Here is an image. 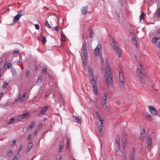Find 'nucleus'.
Masks as SVG:
<instances>
[{
	"instance_id": "obj_2",
	"label": "nucleus",
	"mask_w": 160,
	"mask_h": 160,
	"mask_svg": "<svg viewBox=\"0 0 160 160\" xmlns=\"http://www.w3.org/2000/svg\"><path fill=\"white\" fill-rule=\"evenodd\" d=\"M137 72L138 73V76L139 78V80L140 83L143 86L144 84L145 78L146 75L142 73L141 70L138 68L137 69Z\"/></svg>"
},
{
	"instance_id": "obj_27",
	"label": "nucleus",
	"mask_w": 160,
	"mask_h": 160,
	"mask_svg": "<svg viewBox=\"0 0 160 160\" xmlns=\"http://www.w3.org/2000/svg\"><path fill=\"white\" fill-rule=\"evenodd\" d=\"M146 16L145 14H144V12H142L140 16V21H141L142 19L144 20L143 16Z\"/></svg>"
},
{
	"instance_id": "obj_14",
	"label": "nucleus",
	"mask_w": 160,
	"mask_h": 160,
	"mask_svg": "<svg viewBox=\"0 0 160 160\" xmlns=\"http://www.w3.org/2000/svg\"><path fill=\"white\" fill-rule=\"evenodd\" d=\"M106 102H102V106L104 109L106 111H109V109L108 107L107 106L106 104Z\"/></svg>"
},
{
	"instance_id": "obj_64",
	"label": "nucleus",
	"mask_w": 160,
	"mask_h": 160,
	"mask_svg": "<svg viewBox=\"0 0 160 160\" xmlns=\"http://www.w3.org/2000/svg\"><path fill=\"white\" fill-rule=\"evenodd\" d=\"M157 47L158 48H160V41L158 43V45H157Z\"/></svg>"
},
{
	"instance_id": "obj_55",
	"label": "nucleus",
	"mask_w": 160,
	"mask_h": 160,
	"mask_svg": "<svg viewBox=\"0 0 160 160\" xmlns=\"http://www.w3.org/2000/svg\"><path fill=\"white\" fill-rule=\"evenodd\" d=\"M119 2L121 4V6H122L123 5L124 2L122 0H118Z\"/></svg>"
},
{
	"instance_id": "obj_52",
	"label": "nucleus",
	"mask_w": 160,
	"mask_h": 160,
	"mask_svg": "<svg viewBox=\"0 0 160 160\" xmlns=\"http://www.w3.org/2000/svg\"><path fill=\"white\" fill-rule=\"evenodd\" d=\"M31 137H32L31 134H30L28 135V137L27 138V140H30L31 138Z\"/></svg>"
},
{
	"instance_id": "obj_59",
	"label": "nucleus",
	"mask_w": 160,
	"mask_h": 160,
	"mask_svg": "<svg viewBox=\"0 0 160 160\" xmlns=\"http://www.w3.org/2000/svg\"><path fill=\"white\" fill-rule=\"evenodd\" d=\"M22 145H21L19 147V148L18 149V152H20L21 151V149H22Z\"/></svg>"
},
{
	"instance_id": "obj_32",
	"label": "nucleus",
	"mask_w": 160,
	"mask_h": 160,
	"mask_svg": "<svg viewBox=\"0 0 160 160\" xmlns=\"http://www.w3.org/2000/svg\"><path fill=\"white\" fill-rule=\"evenodd\" d=\"M45 26L47 27L48 28H51V27L50 25L48 23V22L47 21H46L45 24Z\"/></svg>"
},
{
	"instance_id": "obj_20",
	"label": "nucleus",
	"mask_w": 160,
	"mask_h": 160,
	"mask_svg": "<svg viewBox=\"0 0 160 160\" xmlns=\"http://www.w3.org/2000/svg\"><path fill=\"white\" fill-rule=\"evenodd\" d=\"M122 143L127 144V139L125 136L123 135L122 137Z\"/></svg>"
},
{
	"instance_id": "obj_29",
	"label": "nucleus",
	"mask_w": 160,
	"mask_h": 160,
	"mask_svg": "<svg viewBox=\"0 0 160 160\" xmlns=\"http://www.w3.org/2000/svg\"><path fill=\"white\" fill-rule=\"evenodd\" d=\"M70 143V139H68L67 140V145H66V148L67 149H68L69 148V145Z\"/></svg>"
},
{
	"instance_id": "obj_3",
	"label": "nucleus",
	"mask_w": 160,
	"mask_h": 160,
	"mask_svg": "<svg viewBox=\"0 0 160 160\" xmlns=\"http://www.w3.org/2000/svg\"><path fill=\"white\" fill-rule=\"evenodd\" d=\"M91 77L92 78L91 79V82L92 84L93 90L94 92V94L96 95H97L98 94V89L97 86V84L96 83V82L94 80V77L93 75H91Z\"/></svg>"
},
{
	"instance_id": "obj_45",
	"label": "nucleus",
	"mask_w": 160,
	"mask_h": 160,
	"mask_svg": "<svg viewBox=\"0 0 160 160\" xmlns=\"http://www.w3.org/2000/svg\"><path fill=\"white\" fill-rule=\"evenodd\" d=\"M115 16L116 17V18H117V19H119V18H120V15L119 14H118V13L117 12H115Z\"/></svg>"
},
{
	"instance_id": "obj_41",
	"label": "nucleus",
	"mask_w": 160,
	"mask_h": 160,
	"mask_svg": "<svg viewBox=\"0 0 160 160\" xmlns=\"http://www.w3.org/2000/svg\"><path fill=\"white\" fill-rule=\"evenodd\" d=\"M42 42L44 44H45V43L46 42V38L45 36H42Z\"/></svg>"
},
{
	"instance_id": "obj_18",
	"label": "nucleus",
	"mask_w": 160,
	"mask_h": 160,
	"mask_svg": "<svg viewBox=\"0 0 160 160\" xmlns=\"http://www.w3.org/2000/svg\"><path fill=\"white\" fill-rule=\"evenodd\" d=\"M107 93L106 92H105L104 94V96L102 98V102H106V100L107 98Z\"/></svg>"
},
{
	"instance_id": "obj_11",
	"label": "nucleus",
	"mask_w": 160,
	"mask_h": 160,
	"mask_svg": "<svg viewBox=\"0 0 160 160\" xmlns=\"http://www.w3.org/2000/svg\"><path fill=\"white\" fill-rule=\"evenodd\" d=\"M119 78L120 81L124 80V75L122 71L121 72H119Z\"/></svg>"
},
{
	"instance_id": "obj_31",
	"label": "nucleus",
	"mask_w": 160,
	"mask_h": 160,
	"mask_svg": "<svg viewBox=\"0 0 160 160\" xmlns=\"http://www.w3.org/2000/svg\"><path fill=\"white\" fill-rule=\"evenodd\" d=\"M103 122L104 121L100 122V124L99 123V122H98V126L99 128H103Z\"/></svg>"
},
{
	"instance_id": "obj_4",
	"label": "nucleus",
	"mask_w": 160,
	"mask_h": 160,
	"mask_svg": "<svg viewBox=\"0 0 160 160\" xmlns=\"http://www.w3.org/2000/svg\"><path fill=\"white\" fill-rule=\"evenodd\" d=\"M101 45L99 44H98L97 47L94 50V53L95 56H98L101 53V51H100V49L101 47Z\"/></svg>"
},
{
	"instance_id": "obj_57",
	"label": "nucleus",
	"mask_w": 160,
	"mask_h": 160,
	"mask_svg": "<svg viewBox=\"0 0 160 160\" xmlns=\"http://www.w3.org/2000/svg\"><path fill=\"white\" fill-rule=\"evenodd\" d=\"M19 154H18V155H16V156H14V158L16 160H17L19 158Z\"/></svg>"
},
{
	"instance_id": "obj_53",
	"label": "nucleus",
	"mask_w": 160,
	"mask_h": 160,
	"mask_svg": "<svg viewBox=\"0 0 160 160\" xmlns=\"http://www.w3.org/2000/svg\"><path fill=\"white\" fill-rule=\"evenodd\" d=\"M7 67L8 69H9L12 66V64L11 63H9V64H7Z\"/></svg>"
},
{
	"instance_id": "obj_13",
	"label": "nucleus",
	"mask_w": 160,
	"mask_h": 160,
	"mask_svg": "<svg viewBox=\"0 0 160 160\" xmlns=\"http://www.w3.org/2000/svg\"><path fill=\"white\" fill-rule=\"evenodd\" d=\"M115 147L120 146V138L119 137H117L115 140Z\"/></svg>"
},
{
	"instance_id": "obj_49",
	"label": "nucleus",
	"mask_w": 160,
	"mask_h": 160,
	"mask_svg": "<svg viewBox=\"0 0 160 160\" xmlns=\"http://www.w3.org/2000/svg\"><path fill=\"white\" fill-rule=\"evenodd\" d=\"M134 157L135 156L133 155V154H132V155H131L130 160H134Z\"/></svg>"
},
{
	"instance_id": "obj_37",
	"label": "nucleus",
	"mask_w": 160,
	"mask_h": 160,
	"mask_svg": "<svg viewBox=\"0 0 160 160\" xmlns=\"http://www.w3.org/2000/svg\"><path fill=\"white\" fill-rule=\"evenodd\" d=\"M26 77L27 78H28L29 77V72L28 70H27L26 72L25 73Z\"/></svg>"
},
{
	"instance_id": "obj_44",
	"label": "nucleus",
	"mask_w": 160,
	"mask_h": 160,
	"mask_svg": "<svg viewBox=\"0 0 160 160\" xmlns=\"http://www.w3.org/2000/svg\"><path fill=\"white\" fill-rule=\"evenodd\" d=\"M22 115L23 117H24L26 118H27V117L29 115L28 112H26L23 113Z\"/></svg>"
},
{
	"instance_id": "obj_15",
	"label": "nucleus",
	"mask_w": 160,
	"mask_h": 160,
	"mask_svg": "<svg viewBox=\"0 0 160 160\" xmlns=\"http://www.w3.org/2000/svg\"><path fill=\"white\" fill-rule=\"evenodd\" d=\"M96 114L97 118L99 120L100 122L104 121L103 118L100 116L99 114L97 112H96Z\"/></svg>"
},
{
	"instance_id": "obj_62",
	"label": "nucleus",
	"mask_w": 160,
	"mask_h": 160,
	"mask_svg": "<svg viewBox=\"0 0 160 160\" xmlns=\"http://www.w3.org/2000/svg\"><path fill=\"white\" fill-rule=\"evenodd\" d=\"M83 60V66H85V65H86V64H85V61H87V59H82Z\"/></svg>"
},
{
	"instance_id": "obj_30",
	"label": "nucleus",
	"mask_w": 160,
	"mask_h": 160,
	"mask_svg": "<svg viewBox=\"0 0 160 160\" xmlns=\"http://www.w3.org/2000/svg\"><path fill=\"white\" fill-rule=\"evenodd\" d=\"M24 118H23V117L22 115H21L20 116H19L17 118V120H18V121H22V119H24Z\"/></svg>"
},
{
	"instance_id": "obj_47",
	"label": "nucleus",
	"mask_w": 160,
	"mask_h": 160,
	"mask_svg": "<svg viewBox=\"0 0 160 160\" xmlns=\"http://www.w3.org/2000/svg\"><path fill=\"white\" fill-rule=\"evenodd\" d=\"M135 149L134 148H133L132 149V152L131 155H132L133 154V155L135 156Z\"/></svg>"
},
{
	"instance_id": "obj_8",
	"label": "nucleus",
	"mask_w": 160,
	"mask_h": 160,
	"mask_svg": "<svg viewBox=\"0 0 160 160\" xmlns=\"http://www.w3.org/2000/svg\"><path fill=\"white\" fill-rule=\"evenodd\" d=\"M33 146V144L32 143V141L31 142H30L28 145L27 149L26 150V152L28 153L31 150Z\"/></svg>"
},
{
	"instance_id": "obj_6",
	"label": "nucleus",
	"mask_w": 160,
	"mask_h": 160,
	"mask_svg": "<svg viewBox=\"0 0 160 160\" xmlns=\"http://www.w3.org/2000/svg\"><path fill=\"white\" fill-rule=\"evenodd\" d=\"M22 14L21 13H19L17 15H16L14 18L13 19V23L11 24H9L10 25H12L14 24L15 23H16V21H18L19 20L20 18L22 17Z\"/></svg>"
},
{
	"instance_id": "obj_58",
	"label": "nucleus",
	"mask_w": 160,
	"mask_h": 160,
	"mask_svg": "<svg viewBox=\"0 0 160 160\" xmlns=\"http://www.w3.org/2000/svg\"><path fill=\"white\" fill-rule=\"evenodd\" d=\"M116 102L118 104H119L120 103L121 101L119 99H117L116 100Z\"/></svg>"
},
{
	"instance_id": "obj_51",
	"label": "nucleus",
	"mask_w": 160,
	"mask_h": 160,
	"mask_svg": "<svg viewBox=\"0 0 160 160\" xmlns=\"http://www.w3.org/2000/svg\"><path fill=\"white\" fill-rule=\"evenodd\" d=\"M121 160H126V155L125 154L123 155Z\"/></svg>"
},
{
	"instance_id": "obj_48",
	"label": "nucleus",
	"mask_w": 160,
	"mask_h": 160,
	"mask_svg": "<svg viewBox=\"0 0 160 160\" xmlns=\"http://www.w3.org/2000/svg\"><path fill=\"white\" fill-rule=\"evenodd\" d=\"M115 151L116 152H118L120 150V146L118 147H115Z\"/></svg>"
},
{
	"instance_id": "obj_63",
	"label": "nucleus",
	"mask_w": 160,
	"mask_h": 160,
	"mask_svg": "<svg viewBox=\"0 0 160 160\" xmlns=\"http://www.w3.org/2000/svg\"><path fill=\"white\" fill-rule=\"evenodd\" d=\"M55 30L57 31L58 32V26H56L55 28Z\"/></svg>"
},
{
	"instance_id": "obj_23",
	"label": "nucleus",
	"mask_w": 160,
	"mask_h": 160,
	"mask_svg": "<svg viewBox=\"0 0 160 160\" xmlns=\"http://www.w3.org/2000/svg\"><path fill=\"white\" fill-rule=\"evenodd\" d=\"M83 53V55L82 57V59H87L86 58L87 57V52H82Z\"/></svg>"
},
{
	"instance_id": "obj_7",
	"label": "nucleus",
	"mask_w": 160,
	"mask_h": 160,
	"mask_svg": "<svg viewBox=\"0 0 160 160\" xmlns=\"http://www.w3.org/2000/svg\"><path fill=\"white\" fill-rule=\"evenodd\" d=\"M140 137L141 140L142 141L144 140L145 136V130L144 129H142L140 130Z\"/></svg>"
},
{
	"instance_id": "obj_19",
	"label": "nucleus",
	"mask_w": 160,
	"mask_h": 160,
	"mask_svg": "<svg viewBox=\"0 0 160 160\" xmlns=\"http://www.w3.org/2000/svg\"><path fill=\"white\" fill-rule=\"evenodd\" d=\"M87 45L85 42L83 43V47H82V52H87Z\"/></svg>"
},
{
	"instance_id": "obj_22",
	"label": "nucleus",
	"mask_w": 160,
	"mask_h": 160,
	"mask_svg": "<svg viewBox=\"0 0 160 160\" xmlns=\"http://www.w3.org/2000/svg\"><path fill=\"white\" fill-rule=\"evenodd\" d=\"M156 14L157 18H160V7L159 8V9L157 10Z\"/></svg>"
},
{
	"instance_id": "obj_54",
	"label": "nucleus",
	"mask_w": 160,
	"mask_h": 160,
	"mask_svg": "<svg viewBox=\"0 0 160 160\" xmlns=\"http://www.w3.org/2000/svg\"><path fill=\"white\" fill-rule=\"evenodd\" d=\"M19 54V51H14L13 52V54L15 55L17 54Z\"/></svg>"
},
{
	"instance_id": "obj_38",
	"label": "nucleus",
	"mask_w": 160,
	"mask_h": 160,
	"mask_svg": "<svg viewBox=\"0 0 160 160\" xmlns=\"http://www.w3.org/2000/svg\"><path fill=\"white\" fill-rule=\"evenodd\" d=\"M13 154V152L12 150H10L8 153V155L9 157H11Z\"/></svg>"
},
{
	"instance_id": "obj_10",
	"label": "nucleus",
	"mask_w": 160,
	"mask_h": 160,
	"mask_svg": "<svg viewBox=\"0 0 160 160\" xmlns=\"http://www.w3.org/2000/svg\"><path fill=\"white\" fill-rule=\"evenodd\" d=\"M48 108V106H46V105L44 106L43 108L40 111V114H39V116H41L42 114H44L46 112V111Z\"/></svg>"
},
{
	"instance_id": "obj_39",
	"label": "nucleus",
	"mask_w": 160,
	"mask_h": 160,
	"mask_svg": "<svg viewBox=\"0 0 160 160\" xmlns=\"http://www.w3.org/2000/svg\"><path fill=\"white\" fill-rule=\"evenodd\" d=\"M63 148V145H60L59 146V151H58V153H59L60 152H61L62 150V148Z\"/></svg>"
},
{
	"instance_id": "obj_9",
	"label": "nucleus",
	"mask_w": 160,
	"mask_h": 160,
	"mask_svg": "<svg viewBox=\"0 0 160 160\" xmlns=\"http://www.w3.org/2000/svg\"><path fill=\"white\" fill-rule=\"evenodd\" d=\"M88 9V6H86L85 7H83L82 8L81 12L84 15L87 14V12Z\"/></svg>"
},
{
	"instance_id": "obj_12",
	"label": "nucleus",
	"mask_w": 160,
	"mask_h": 160,
	"mask_svg": "<svg viewBox=\"0 0 160 160\" xmlns=\"http://www.w3.org/2000/svg\"><path fill=\"white\" fill-rule=\"evenodd\" d=\"M109 36H110L111 37V41H112V40H113L112 43H113V46L112 47H113V49H116V48L119 47L118 46V45L116 43L114 42V41L113 40L112 37L110 35H109Z\"/></svg>"
},
{
	"instance_id": "obj_33",
	"label": "nucleus",
	"mask_w": 160,
	"mask_h": 160,
	"mask_svg": "<svg viewBox=\"0 0 160 160\" xmlns=\"http://www.w3.org/2000/svg\"><path fill=\"white\" fill-rule=\"evenodd\" d=\"M103 128H99L98 131L101 136L103 135V132L102 130Z\"/></svg>"
},
{
	"instance_id": "obj_46",
	"label": "nucleus",
	"mask_w": 160,
	"mask_h": 160,
	"mask_svg": "<svg viewBox=\"0 0 160 160\" xmlns=\"http://www.w3.org/2000/svg\"><path fill=\"white\" fill-rule=\"evenodd\" d=\"M47 68H44L42 70V73L43 74H45L46 73V71H47Z\"/></svg>"
},
{
	"instance_id": "obj_61",
	"label": "nucleus",
	"mask_w": 160,
	"mask_h": 160,
	"mask_svg": "<svg viewBox=\"0 0 160 160\" xmlns=\"http://www.w3.org/2000/svg\"><path fill=\"white\" fill-rule=\"evenodd\" d=\"M61 38H64V39H66L65 36L64 34H61Z\"/></svg>"
},
{
	"instance_id": "obj_40",
	"label": "nucleus",
	"mask_w": 160,
	"mask_h": 160,
	"mask_svg": "<svg viewBox=\"0 0 160 160\" xmlns=\"http://www.w3.org/2000/svg\"><path fill=\"white\" fill-rule=\"evenodd\" d=\"M8 85V83L6 82H4L3 85H2V88L3 89L5 88Z\"/></svg>"
},
{
	"instance_id": "obj_56",
	"label": "nucleus",
	"mask_w": 160,
	"mask_h": 160,
	"mask_svg": "<svg viewBox=\"0 0 160 160\" xmlns=\"http://www.w3.org/2000/svg\"><path fill=\"white\" fill-rule=\"evenodd\" d=\"M34 26H35V28H36V29H37V30H38L39 29V26L38 24H35L34 25Z\"/></svg>"
},
{
	"instance_id": "obj_34",
	"label": "nucleus",
	"mask_w": 160,
	"mask_h": 160,
	"mask_svg": "<svg viewBox=\"0 0 160 160\" xmlns=\"http://www.w3.org/2000/svg\"><path fill=\"white\" fill-rule=\"evenodd\" d=\"M26 93H23V95L22 96V97L20 98V101H24L25 99V97L26 96Z\"/></svg>"
},
{
	"instance_id": "obj_36",
	"label": "nucleus",
	"mask_w": 160,
	"mask_h": 160,
	"mask_svg": "<svg viewBox=\"0 0 160 160\" xmlns=\"http://www.w3.org/2000/svg\"><path fill=\"white\" fill-rule=\"evenodd\" d=\"M42 81V77L41 76H39L37 80V82H41Z\"/></svg>"
},
{
	"instance_id": "obj_50",
	"label": "nucleus",
	"mask_w": 160,
	"mask_h": 160,
	"mask_svg": "<svg viewBox=\"0 0 160 160\" xmlns=\"http://www.w3.org/2000/svg\"><path fill=\"white\" fill-rule=\"evenodd\" d=\"M9 60H6L4 64V67H5L6 66H7V64H9Z\"/></svg>"
},
{
	"instance_id": "obj_42",
	"label": "nucleus",
	"mask_w": 160,
	"mask_h": 160,
	"mask_svg": "<svg viewBox=\"0 0 160 160\" xmlns=\"http://www.w3.org/2000/svg\"><path fill=\"white\" fill-rule=\"evenodd\" d=\"M89 73H90V74L89 75L90 76V79H91V78H91V75H93V71L92 70V69H91L90 68H89Z\"/></svg>"
},
{
	"instance_id": "obj_35",
	"label": "nucleus",
	"mask_w": 160,
	"mask_h": 160,
	"mask_svg": "<svg viewBox=\"0 0 160 160\" xmlns=\"http://www.w3.org/2000/svg\"><path fill=\"white\" fill-rule=\"evenodd\" d=\"M146 117L149 121H150L152 120V118L150 115L147 114Z\"/></svg>"
},
{
	"instance_id": "obj_1",
	"label": "nucleus",
	"mask_w": 160,
	"mask_h": 160,
	"mask_svg": "<svg viewBox=\"0 0 160 160\" xmlns=\"http://www.w3.org/2000/svg\"><path fill=\"white\" fill-rule=\"evenodd\" d=\"M106 72L104 74L105 82L106 85L108 88L112 87L113 86L112 78V74L111 69L109 65H106Z\"/></svg>"
},
{
	"instance_id": "obj_17",
	"label": "nucleus",
	"mask_w": 160,
	"mask_h": 160,
	"mask_svg": "<svg viewBox=\"0 0 160 160\" xmlns=\"http://www.w3.org/2000/svg\"><path fill=\"white\" fill-rule=\"evenodd\" d=\"M116 52L118 54L119 57H121L122 54L121 53V51L119 47L116 48Z\"/></svg>"
},
{
	"instance_id": "obj_21",
	"label": "nucleus",
	"mask_w": 160,
	"mask_h": 160,
	"mask_svg": "<svg viewBox=\"0 0 160 160\" xmlns=\"http://www.w3.org/2000/svg\"><path fill=\"white\" fill-rule=\"evenodd\" d=\"M160 39L159 37H155L153 38L152 40V42L156 43Z\"/></svg>"
},
{
	"instance_id": "obj_5",
	"label": "nucleus",
	"mask_w": 160,
	"mask_h": 160,
	"mask_svg": "<svg viewBox=\"0 0 160 160\" xmlns=\"http://www.w3.org/2000/svg\"><path fill=\"white\" fill-rule=\"evenodd\" d=\"M148 108L150 112L152 114L156 115L158 114V111L153 106H148Z\"/></svg>"
},
{
	"instance_id": "obj_26",
	"label": "nucleus",
	"mask_w": 160,
	"mask_h": 160,
	"mask_svg": "<svg viewBox=\"0 0 160 160\" xmlns=\"http://www.w3.org/2000/svg\"><path fill=\"white\" fill-rule=\"evenodd\" d=\"M15 120V119H14V118H12L11 119H10L8 122V124H12V123H13L14 122V121Z\"/></svg>"
},
{
	"instance_id": "obj_24",
	"label": "nucleus",
	"mask_w": 160,
	"mask_h": 160,
	"mask_svg": "<svg viewBox=\"0 0 160 160\" xmlns=\"http://www.w3.org/2000/svg\"><path fill=\"white\" fill-rule=\"evenodd\" d=\"M147 143L148 146L151 145L152 143V140L151 138H147Z\"/></svg>"
},
{
	"instance_id": "obj_60",
	"label": "nucleus",
	"mask_w": 160,
	"mask_h": 160,
	"mask_svg": "<svg viewBox=\"0 0 160 160\" xmlns=\"http://www.w3.org/2000/svg\"><path fill=\"white\" fill-rule=\"evenodd\" d=\"M94 33V32H93L92 31H91L90 34V36L91 38H93V37L92 36V35Z\"/></svg>"
},
{
	"instance_id": "obj_43",
	"label": "nucleus",
	"mask_w": 160,
	"mask_h": 160,
	"mask_svg": "<svg viewBox=\"0 0 160 160\" xmlns=\"http://www.w3.org/2000/svg\"><path fill=\"white\" fill-rule=\"evenodd\" d=\"M124 80H122V81H120V84L121 86L125 87V84L124 82Z\"/></svg>"
},
{
	"instance_id": "obj_16",
	"label": "nucleus",
	"mask_w": 160,
	"mask_h": 160,
	"mask_svg": "<svg viewBox=\"0 0 160 160\" xmlns=\"http://www.w3.org/2000/svg\"><path fill=\"white\" fill-rule=\"evenodd\" d=\"M73 118L76 120L75 122H77L78 123H80L81 122V118L79 117H73Z\"/></svg>"
},
{
	"instance_id": "obj_25",
	"label": "nucleus",
	"mask_w": 160,
	"mask_h": 160,
	"mask_svg": "<svg viewBox=\"0 0 160 160\" xmlns=\"http://www.w3.org/2000/svg\"><path fill=\"white\" fill-rule=\"evenodd\" d=\"M34 121H32L31 122V124L30 126L28 127V129H32V128L34 127Z\"/></svg>"
},
{
	"instance_id": "obj_28",
	"label": "nucleus",
	"mask_w": 160,
	"mask_h": 160,
	"mask_svg": "<svg viewBox=\"0 0 160 160\" xmlns=\"http://www.w3.org/2000/svg\"><path fill=\"white\" fill-rule=\"evenodd\" d=\"M132 41L133 43L134 44H135L136 47L137 48V47L138 46V44L137 43V41L136 39L132 38Z\"/></svg>"
}]
</instances>
